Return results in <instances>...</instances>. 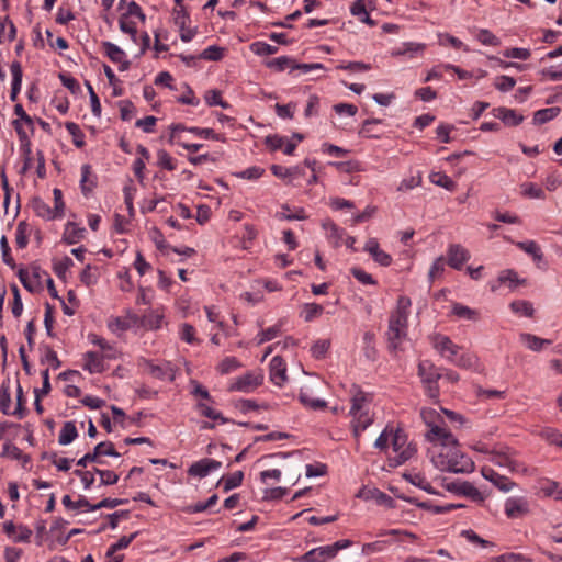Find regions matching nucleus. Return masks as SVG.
Returning a JSON list of instances; mask_svg holds the SVG:
<instances>
[{
	"label": "nucleus",
	"mask_w": 562,
	"mask_h": 562,
	"mask_svg": "<svg viewBox=\"0 0 562 562\" xmlns=\"http://www.w3.org/2000/svg\"><path fill=\"white\" fill-rule=\"evenodd\" d=\"M319 385L321 382L318 380L308 381L302 385L299 400L305 407L311 409H323L326 407L327 404L325 401L314 397V393Z\"/></svg>",
	"instance_id": "6e6552de"
},
{
	"label": "nucleus",
	"mask_w": 562,
	"mask_h": 562,
	"mask_svg": "<svg viewBox=\"0 0 562 562\" xmlns=\"http://www.w3.org/2000/svg\"><path fill=\"white\" fill-rule=\"evenodd\" d=\"M546 496H553L555 499H562V485L555 481H547L541 487Z\"/></svg>",
	"instance_id": "13d9d810"
},
{
	"label": "nucleus",
	"mask_w": 562,
	"mask_h": 562,
	"mask_svg": "<svg viewBox=\"0 0 562 562\" xmlns=\"http://www.w3.org/2000/svg\"><path fill=\"white\" fill-rule=\"evenodd\" d=\"M392 451L394 452V464L400 465L409 460L416 452L414 446L408 442L407 435L403 429L396 428L391 441Z\"/></svg>",
	"instance_id": "423d86ee"
},
{
	"label": "nucleus",
	"mask_w": 562,
	"mask_h": 562,
	"mask_svg": "<svg viewBox=\"0 0 562 562\" xmlns=\"http://www.w3.org/2000/svg\"><path fill=\"white\" fill-rule=\"evenodd\" d=\"M516 246L524 250L526 254L530 255L535 261H541L543 259V254L539 245L533 240L518 241L516 243Z\"/></svg>",
	"instance_id": "58836bf2"
},
{
	"label": "nucleus",
	"mask_w": 562,
	"mask_h": 562,
	"mask_svg": "<svg viewBox=\"0 0 562 562\" xmlns=\"http://www.w3.org/2000/svg\"><path fill=\"white\" fill-rule=\"evenodd\" d=\"M147 370L154 378L159 379V380L173 381V379H175V370L170 363H165L164 366H157V364L148 362Z\"/></svg>",
	"instance_id": "5701e85b"
},
{
	"label": "nucleus",
	"mask_w": 562,
	"mask_h": 562,
	"mask_svg": "<svg viewBox=\"0 0 562 562\" xmlns=\"http://www.w3.org/2000/svg\"><path fill=\"white\" fill-rule=\"evenodd\" d=\"M10 71L12 75V85H11V100H15L16 95L21 91L22 87V67L19 61H13L10 65Z\"/></svg>",
	"instance_id": "bb28decb"
},
{
	"label": "nucleus",
	"mask_w": 562,
	"mask_h": 562,
	"mask_svg": "<svg viewBox=\"0 0 562 562\" xmlns=\"http://www.w3.org/2000/svg\"><path fill=\"white\" fill-rule=\"evenodd\" d=\"M364 250L371 255L375 262L383 267H387L392 262V257L380 248L375 238H370L367 240Z\"/></svg>",
	"instance_id": "a211bd4d"
},
{
	"label": "nucleus",
	"mask_w": 562,
	"mask_h": 562,
	"mask_svg": "<svg viewBox=\"0 0 562 562\" xmlns=\"http://www.w3.org/2000/svg\"><path fill=\"white\" fill-rule=\"evenodd\" d=\"M32 209L35 214L46 221L58 218L54 210L42 199L34 198L32 200Z\"/></svg>",
	"instance_id": "cd10ccee"
},
{
	"label": "nucleus",
	"mask_w": 562,
	"mask_h": 562,
	"mask_svg": "<svg viewBox=\"0 0 562 562\" xmlns=\"http://www.w3.org/2000/svg\"><path fill=\"white\" fill-rule=\"evenodd\" d=\"M519 339L528 349L532 351H540L543 347L551 345V340L543 339L528 333L520 334Z\"/></svg>",
	"instance_id": "b1692460"
},
{
	"label": "nucleus",
	"mask_w": 562,
	"mask_h": 562,
	"mask_svg": "<svg viewBox=\"0 0 562 562\" xmlns=\"http://www.w3.org/2000/svg\"><path fill=\"white\" fill-rule=\"evenodd\" d=\"M239 367H240V363L235 357H226L218 363L217 370L222 374H227L229 372L235 371Z\"/></svg>",
	"instance_id": "0e129e2a"
},
{
	"label": "nucleus",
	"mask_w": 562,
	"mask_h": 562,
	"mask_svg": "<svg viewBox=\"0 0 562 562\" xmlns=\"http://www.w3.org/2000/svg\"><path fill=\"white\" fill-rule=\"evenodd\" d=\"M446 260L442 256H439L436 258L429 269L428 272V279L430 282L436 281L437 279L441 278L443 271H445Z\"/></svg>",
	"instance_id": "3c124183"
},
{
	"label": "nucleus",
	"mask_w": 562,
	"mask_h": 562,
	"mask_svg": "<svg viewBox=\"0 0 562 562\" xmlns=\"http://www.w3.org/2000/svg\"><path fill=\"white\" fill-rule=\"evenodd\" d=\"M222 463L214 459H202L198 462H194L188 470V473L192 476L205 477L212 471L220 469Z\"/></svg>",
	"instance_id": "4468645a"
},
{
	"label": "nucleus",
	"mask_w": 562,
	"mask_h": 562,
	"mask_svg": "<svg viewBox=\"0 0 562 562\" xmlns=\"http://www.w3.org/2000/svg\"><path fill=\"white\" fill-rule=\"evenodd\" d=\"M65 127L72 136L74 145L78 148H82L85 146V134L80 130L79 125L74 122H67Z\"/></svg>",
	"instance_id": "a18cd8bd"
},
{
	"label": "nucleus",
	"mask_w": 562,
	"mask_h": 562,
	"mask_svg": "<svg viewBox=\"0 0 562 562\" xmlns=\"http://www.w3.org/2000/svg\"><path fill=\"white\" fill-rule=\"evenodd\" d=\"M30 226L25 222H20L16 226L15 243L19 248H24L27 245Z\"/></svg>",
	"instance_id": "864d4df0"
},
{
	"label": "nucleus",
	"mask_w": 562,
	"mask_h": 562,
	"mask_svg": "<svg viewBox=\"0 0 562 562\" xmlns=\"http://www.w3.org/2000/svg\"><path fill=\"white\" fill-rule=\"evenodd\" d=\"M102 46L104 48L105 55L110 58L111 61H122V58H125V53L115 44L111 42H103Z\"/></svg>",
	"instance_id": "09e8293b"
},
{
	"label": "nucleus",
	"mask_w": 562,
	"mask_h": 562,
	"mask_svg": "<svg viewBox=\"0 0 562 562\" xmlns=\"http://www.w3.org/2000/svg\"><path fill=\"white\" fill-rule=\"evenodd\" d=\"M487 460L493 464L507 469L509 472L526 473L527 468L518 462L509 450L488 452Z\"/></svg>",
	"instance_id": "0eeeda50"
},
{
	"label": "nucleus",
	"mask_w": 562,
	"mask_h": 562,
	"mask_svg": "<svg viewBox=\"0 0 562 562\" xmlns=\"http://www.w3.org/2000/svg\"><path fill=\"white\" fill-rule=\"evenodd\" d=\"M250 49L258 56L273 55L278 52V47L267 44L265 42H255L250 45Z\"/></svg>",
	"instance_id": "5fc2aeb1"
},
{
	"label": "nucleus",
	"mask_w": 562,
	"mask_h": 562,
	"mask_svg": "<svg viewBox=\"0 0 562 562\" xmlns=\"http://www.w3.org/2000/svg\"><path fill=\"white\" fill-rule=\"evenodd\" d=\"M504 512L509 519L522 518L530 513V503L524 496L508 497L504 504Z\"/></svg>",
	"instance_id": "1a4fd4ad"
},
{
	"label": "nucleus",
	"mask_w": 562,
	"mask_h": 562,
	"mask_svg": "<svg viewBox=\"0 0 562 562\" xmlns=\"http://www.w3.org/2000/svg\"><path fill=\"white\" fill-rule=\"evenodd\" d=\"M120 30L131 36L134 43L137 42V27L136 23L133 22L127 15H122L119 20Z\"/></svg>",
	"instance_id": "49530a36"
},
{
	"label": "nucleus",
	"mask_w": 562,
	"mask_h": 562,
	"mask_svg": "<svg viewBox=\"0 0 562 562\" xmlns=\"http://www.w3.org/2000/svg\"><path fill=\"white\" fill-rule=\"evenodd\" d=\"M520 193L528 199L543 200L546 198L542 188L532 182H525L520 186Z\"/></svg>",
	"instance_id": "4c0bfd02"
},
{
	"label": "nucleus",
	"mask_w": 562,
	"mask_h": 562,
	"mask_svg": "<svg viewBox=\"0 0 562 562\" xmlns=\"http://www.w3.org/2000/svg\"><path fill=\"white\" fill-rule=\"evenodd\" d=\"M137 321V317L135 315H130L128 319L115 317L109 321V328L113 331H124L127 330L131 327V323H135Z\"/></svg>",
	"instance_id": "37998d69"
},
{
	"label": "nucleus",
	"mask_w": 562,
	"mask_h": 562,
	"mask_svg": "<svg viewBox=\"0 0 562 562\" xmlns=\"http://www.w3.org/2000/svg\"><path fill=\"white\" fill-rule=\"evenodd\" d=\"M539 436L548 443L562 448V432L558 429L547 427L540 430Z\"/></svg>",
	"instance_id": "a19ab883"
},
{
	"label": "nucleus",
	"mask_w": 562,
	"mask_h": 562,
	"mask_svg": "<svg viewBox=\"0 0 562 562\" xmlns=\"http://www.w3.org/2000/svg\"><path fill=\"white\" fill-rule=\"evenodd\" d=\"M430 181L434 184L442 187L449 191H454L457 187L456 182L450 177L441 172L431 173Z\"/></svg>",
	"instance_id": "de8ad7c7"
},
{
	"label": "nucleus",
	"mask_w": 562,
	"mask_h": 562,
	"mask_svg": "<svg viewBox=\"0 0 562 562\" xmlns=\"http://www.w3.org/2000/svg\"><path fill=\"white\" fill-rule=\"evenodd\" d=\"M263 380V375L259 372H247L235 379L231 385L232 391L249 393L257 389Z\"/></svg>",
	"instance_id": "9d476101"
},
{
	"label": "nucleus",
	"mask_w": 562,
	"mask_h": 562,
	"mask_svg": "<svg viewBox=\"0 0 562 562\" xmlns=\"http://www.w3.org/2000/svg\"><path fill=\"white\" fill-rule=\"evenodd\" d=\"M83 235L85 228L79 227L75 223H68L65 227L63 238L68 245H74L79 243L83 238Z\"/></svg>",
	"instance_id": "7c9ffc66"
},
{
	"label": "nucleus",
	"mask_w": 562,
	"mask_h": 562,
	"mask_svg": "<svg viewBox=\"0 0 562 562\" xmlns=\"http://www.w3.org/2000/svg\"><path fill=\"white\" fill-rule=\"evenodd\" d=\"M418 375L423 383L438 382L441 378L440 370L430 361L424 360L418 364Z\"/></svg>",
	"instance_id": "aec40b11"
},
{
	"label": "nucleus",
	"mask_w": 562,
	"mask_h": 562,
	"mask_svg": "<svg viewBox=\"0 0 562 562\" xmlns=\"http://www.w3.org/2000/svg\"><path fill=\"white\" fill-rule=\"evenodd\" d=\"M432 347L449 362L462 369H474L477 357L471 352L459 353L461 347L456 345L448 336L435 334L430 337Z\"/></svg>",
	"instance_id": "20e7f679"
},
{
	"label": "nucleus",
	"mask_w": 562,
	"mask_h": 562,
	"mask_svg": "<svg viewBox=\"0 0 562 562\" xmlns=\"http://www.w3.org/2000/svg\"><path fill=\"white\" fill-rule=\"evenodd\" d=\"M103 356L93 351H88L83 355V369L89 371L90 373H101L105 369L103 364Z\"/></svg>",
	"instance_id": "412c9836"
},
{
	"label": "nucleus",
	"mask_w": 562,
	"mask_h": 562,
	"mask_svg": "<svg viewBox=\"0 0 562 562\" xmlns=\"http://www.w3.org/2000/svg\"><path fill=\"white\" fill-rule=\"evenodd\" d=\"M470 259V252L460 244H451L447 249V263L457 270Z\"/></svg>",
	"instance_id": "ddd939ff"
},
{
	"label": "nucleus",
	"mask_w": 562,
	"mask_h": 562,
	"mask_svg": "<svg viewBox=\"0 0 562 562\" xmlns=\"http://www.w3.org/2000/svg\"><path fill=\"white\" fill-rule=\"evenodd\" d=\"M411 300L406 296H400L394 311L391 312L389 317V325L386 330V339L389 349L393 353L401 350L402 344L407 338L408 329V315L411 307Z\"/></svg>",
	"instance_id": "f03ea898"
},
{
	"label": "nucleus",
	"mask_w": 562,
	"mask_h": 562,
	"mask_svg": "<svg viewBox=\"0 0 562 562\" xmlns=\"http://www.w3.org/2000/svg\"><path fill=\"white\" fill-rule=\"evenodd\" d=\"M72 265V260L67 256L61 259L54 260V272L57 277L64 278Z\"/></svg>",
	"instance_id": "69168bd1"
},
{
	"label": "nucleus",
	"mask_w": 562,
	"mask_h": 562,
	"mask_svg": "<svg viewBox=\"0 0 562 562\" xmlns=\"http://www.w3.org/2000/svg\"><path fill=\"white\" fill-rule=\"evenodd\" d=\"M481 473L485 480L492 482L502 492H509L515 486V483L513 481H510L506 476L498 474L490 467H483L481 469Z\"/></svg>",
	"instance_id": "2eb2a0df"
},
{
	"label": "nucleus",
	"mask_w": 562,
	"mask_h": 562,
	"mask_svg": "<svg viewBox=\"0 0 562 562\" xmlns=\"http://www.w3.org/2000/svg\"><path fill=\"white\" fill-rule=\"evenodd\" d=\"M329 346L330 342L327 339H319L315 341L311 348L312 356L316 359L323 358L328 351Z\"/></svg>",
	"instance_id": "338daca9"
},
{
	"label": "nucleus",
	"mask_w": 562,
	"mask_h": 562,
	"mask_svg": "<svg viewBox=\"0 0 562 562\" xmlns=\"http://www.w3.org/2000/svg\"><path fill=\"white\" fill-rule=\"evenodd\" d=\"M510 310L520 315L526 317H531L533 314V307L532 304L528 301H514L510 303Z\"/></svg>",
	"instance_id": "8fccbe9b"
},
{
	"label": "nucleus",
	"mask_w": 562,
	"mask_h": 562,
	"mask_svg": "<svg viewBox=\"0 0 562 562\" xmlns=\"http://www.w3.org/2000/svg\"><path fill=\"white\" fill-rule=\"evenodd\" d=\"M560 113V109L557 106L538 110L533 114L535 124H544L553 120Z\"/></svg>",
	"instance_id": "79ce46f5"
},
{
	"label": "nucleus",
	"mask_w": 562,
	"mask_h": 562,
	"mask_svg": "<svg viewBox=\"0 0 562 562\" xmlns=\"http://www.w3.org/2000/svg\"><path fill=\"white\" fill-rule=\"evenodd\" d=\"M476 38L480 43L486 46H498L501 41L491 31L482 29L477 32Z\"/></svg>",
	"instance_id": "052dcab7"
},
{
	"label": "nucleus",
	"mask_w": 562,
	"mask_h": 562,
	"mask_svg": "<svg viewBox=\"0 0 562 562\" xmlns=\"http://www.w3.org/2000/svg\"><path fill=\"white\" fill-rule=\"evenodd\" d=\"M164 315L157 311H149L142 317L140 324L143 327L154 330L161 327Z\"/></svg>",
	"instance_id": "f704fd0d"
},
{
	"label": "nucleus",
	"mask_w": 562,
	"mask_h": 562,
	"mask_svg": "<svg viewBox=\"0 0 562 562\" xmlns=\"http://www.w3.org/2000/svg\"><path fill=\"white\" fill-rule=\"evenodd\" d=\"M95 186L90 165L81 166L80 188L83 194L89 193Z\"/></svg>",
	"instance_id": "ea45409f"
},
{
	"label": "nucleus",
	"mask_w": 562,
	"mask_h": 562,
	"mask_svg": "<svg viewBox=\"0 0 562 562\" xmlns=\"http://www.w3.org/2000/svg\"><path fill=\"white\" fill-rule=\"evenodd\" d=\"M356 496L367 502L372 501L378 505H383L389 508L393 507L394 503L391 496L375 487L370 486H363L362 488H360Z\"/></svg>",
	"instance_id": "f8f14e48"
},
{
	"label": "nucleus",
	"mask_w": 562,
	"mask_h": 562,
	"mask_svg": "<svg viewBox=\"0 0 562 562\" xmlns=\"http://www.w3.org/2000/svg\"><path fill=\"white\" fill-rule=\"evenodd\" d=\"M277 217L279 220H285V221H292V220L303 221L306 218V214L303 209H299L295 213L294 212L290 213L289 206L283 205L282 212L278 213Z\"/></svg>",
	"instance_id": "680f3d73"
},
{
	"label": "nucleus",
	"mask_w": 562,
	"mask_h": 562,
	"mask_svg": "<svg viewBox=\"0 0 562 562\" xmlns=\"http://www.w3.org/2000/svg\"><path fill=\"white\" fill-rule=\"evenodd\" d=\"M173 20H175V24L179 29H183L184 26H188L191 22L190 15L183 5H180V8H176L173 10Z\"/></svg>",
	"instance_id": "bf43d9fd"
},
{
	"label": "nucleus",
	"mask_w": 562,
	"mask_h": 562,
	"mask_svg": "<svg viewBox=\"0 0 562 562\" xmlns=\"http://www.w3.org/2000/svg\"><path fill=\"white\" fill-rule=\"evenodd\" d=\"M78 436V431L74 422L64 423L58 436V443L67 446L71 443Z\"/></svg>",
	"instance_id": "2f4dec72"
},
{
	"label": "nucleus",
	"mask_w": 562,
	"mask_h": 562,
	"mask_svg": "<svg viewBox=\"0 0 562 562\" xmlns=\"http://www.w3.org/2000/svg\"><path fill=\"white\" fill-rule=\"evenodd\" d=\"M15 34L16 29L12 21L8 19L0 21V43L13 41Z\"/></svg>",
	"instance_id": "c03bdc74"
},
{
	"label": "nucleus",
	"mask_w": 562,
	"mask_h": 562,
	"mask_svg": "<svg viewBox=\"0 0 562 562\" xmlns=\"http://www.w3.org/2000/svg\"><path fill=\"white\" fill-rule=\"evenodd\" d=\"M61 503L68 509L86 508L87 510H90V507L92 506L85 497L80 498L78 502H74L69 495H65Z\"/></svg>",
	"instance_id": "e2e57ef3"
},
{
	"label": "nucleus",
	"mask_w": 562,
	"mask_h": 562,
	"mask_svg": "<svg viewBox=\"0 0 562 562\" xmlns=\"http://www.w3.org/2000/svg\"><path fill=\"white\" fill-rule=\"evenodd\" d=\"M44 458L49 460L59 471H68L70 469L71 460L64 457H58L57 453H45Z\"/></svg>",
	"instance_id": "4d7b16f0"
},
{
	"label": "nucleus",
	"mask_w": 562,
	"mask_h": 562,
	"mask_svg": "<svg viewBox=\"0 0 562 562\" xmlns=\"http://www.w3.org/2000/svg\"><path fill=\"white\" fill-rule=\"evenodd\" d=\"M452 314L459 318L468 321H477L480 318L479 311L470 308L469 306L462 305L460 303L452 305Z\"/></svg>",
	"instance_id": "c9c22d12"
},
{
	"label": "nucleus",
	"mask_w": 562,
	"mask_h": 562,
	"mask_svg": "<svg viewBox=\"0 0 562 562\" xmlns=\"http://www.w3.org/2000/svg\"><path fill=\"white\" fill-rule=\"evenodd\" d=\"M334 550L329 546L318 547L310 550L300 558L301 562H326L334 558Z\"/></svg>",
	"instance_id": "6ab92c4d"
},
{
	"label": "nucleus",
	"mask_w": 562,
	"mask_h": 562,
	"mask_svg": "<svg viewBox=\"0 0 562 562\" xmlns=\"http://www.w3.org/2000/svg\"><path fill=\"white\" fill-rule=\"evenodd\" d=\"M14 114L18 116L13 121L15 131L22 142L27 140L29 133L33 131V121L21 104H15Z\"/></svg>",
	"instance_id": "9b49d317"
},
{
	"label": "nucleus",
	"mask_w": 562,
	"mask_h": 562,
	"mask_svg": "<svg viewBox=\"0 0 562 562\" xmlns=\"http://www.w3.org/2000/svg\"><path fill=\"white\" fill-rule=\"evenodd\" d=\"M18 274H19V279H20L21 283L27 291L34 292L37 290L38 280H37L36 276L31 277L29 271H26L24 269H20Z\"/></svg>",
	"instance_id": "603ef678"
},
{
	"label": "nucleus",
	"mask_w": 562,
	"mask_h": 562,
	"mask_svg": "<svg viewBox=\"0 0 562 562\" xmlns=\"http://www.w3.org/2000/svg\"><path fill=\"white\" fill-rule=\"evenodd\" d=\"M243 479L244 474L241 471H236L233 474L228 475L223 480L224 491L227 492L229 490L238 487L241 484Z\"/></svg>",
	"instance_id": "774afa93"
},
{
	"label": "nucleus",
	"mask_w": 562,
	"mask_h": 562,
	"mask_svg": "<svg viewBox=\"0 0 562 562\" xmlns=\"http://www.w3.org/2000/svg\"><path fill=\"white\" fill-rule=\"evenodd\" d=\"M10 71L12 75V85H11V100H15L16 95L21 91L22 87V67L19 61H13L10 65Z\"/></svg>",
	"instance_id": "a878e982"
},
{
	"label": "nucleus",
	"mask_w": 562,
	"mask_h": 562,
	"mask_svg": "<svg viewBox=\"0 0 562 562\" xmlns=\"http://www.w3.org/2000/svg\"><path fill=\"white\" fill-rule=\"evenodd\" d=\"M516 85V80L513 77L502 75L497 76L494 81V87L501 92L510 91Z\"/></svg>",
	"instance_id": "6e6d98bb"
},
{
	"label": "nucleus",
	"mask_w": 562,
	"mask_h": 562,
	"mask_svg": "<svg viewBox=\"0 0 562 562\" xmlns=\"http://www.w3.org/2000/svg\"><path fill=\"white\" fill-rule=\"evenodd\" d=\"M10 380H3L0 385V412L4 415H12Z\"/></svg>",
	"instance_id": "c85d7f7f"
},
{
	"label": "nucleus",
	"mask_w": 562,
	"mask_h": 562,
	"mask_svg": "<svg viewBox=\"0 0 562 562\" xmlns=\"http://www.w3.org/2000/svg\"><path fill=\"white\" fill-rule=\"evenodd\" d=\"M420 416L429 430L426 438L432 442L435 440H446L452 442V434L446 428V424L440 413L434 408H423Z\"/></svg>",
	"instance_id": "39448f33"
},
{
	"label": "nucleus",
	"mask_w": 562,
	"mask_h": 562,
	"mask_svg": "<svg viewBox=\"0 0 562 562\" xmlns=\"http://www.w3.org/2000/svg\"><path fill=\"white\" fill-rule=\"evenodd\" d=\"M3 530L14 542H29L32 530L23 525H14L12 521L3 524Z\"/></svg>",
	"instance_id": "dca6fc26"
},
{
	"label": "nucleus",
	"mask_w": 562,
	"mask_h": 562,
	"mask_svg": "<svg viewBox=\"0 0 562 562\" xmlns=\"http://www.w3.org/2000/svg\"><path fill=\"white\" fill-rule=\"evenodd\" d=\"M404 479L411 484L424 490L429 494H436V491L432 488L431 484L427 481L425 475L419 472L405 473Z\"/></svg>",
	"instance_id": "c756f323"
},
{
	"label": "nucleus",
	"mask_w": 562,
	"mask_h": 562,
	"mask_svg": "<svg viewBox=\"0 0 562 562\" xmlns=\"http://www.w3.org/2000/svg\"><path fill=\"white\" fill-rule=\"evenodd\" d=\"M283 325H284V321L280 319L273 326H271V327H269L267 329L261 330L256 336L257 344L258 345H262V344H265L267 341H270V340L277 338L281 334V329H282Z\"/></svg>",
	"instance_id": "473e14b6"
},
{
	"label": "nucleus",
	"mask_w": 562,
	"mask_h": 562,
	"mask_svg": "<svg viewBox=\"0 0 562 562\" xmlns=\"http://www.w3.org/2000/svg\"><path fill=\"white\" fill-rule=\"evenodd\" d=\"M429 453L431 463L442 472L470 473L474 470V462L459 449L453 435L452 442L432 441Z\"/></svg>",
	"instance_id": "f257e3e1"
},
{
	"label": "nucleus",
	"mask_w": 562,
	"mask_h": 562,
	"mask_svg": "<svg viewBox=\"0 0 562 562\" xmlns=\"http://www.w3.org/2000/svg\"><path fill=\"white\" fill-rule=\"evenodd\" d=\"M88 339L91 344L100 347L102 350V355L106 359H115L116 358V349L115 347L106 341L104 338L95 335V334H89Z\"/></svg>",
	"instance_id": "393cba45"
},
{
	"label": "nucleus",
	"mask_w": 562,
	"mask_h": 562,
	"mask_svg": "<svg viewBox=\"0 0 562 562\" xmlns=\"http://www.w3.org/2000/svg\"><path fill=\"white\" fill-rule=\"evenodd\" d=\"M350 416L352 417V428L356 437L366 430L372 423L373 418L370 413L372 403V394L366 393L358 385H352L350 391Z\"/></svg>",
	"instance_id": "7ed1b4c3"
},
{
	"label": "nucleus",
	"mask_w": 562,
	"mask_h": 562,
	"mask_svg": "<svg viewBox=\"0 0 562 562\" xmlns=\"http://www.w3.org/2000/svg\"><path fill=\"white\" fill-rule=\"evenodd\" d=\"M494 112L495 116L508 126H517L524 121V116L513 109L502 106L495 109Z\"/></svg>",
	"instance_id": "4be33fe9"
},
{
	"label": "nucleus",
	"mask_w": 562,
	"mask_h": 562,
	"mask_svg": "<svg viewBox=\"0 0 562 562\" xmlns=\"http://www.w3.org/2000/svg\"><path fill=\"white\" fill-rule=\"evenodd\" d=\"M397 427L387 425L384 430L380 434L374 442V447L381 451H386L391 447L393 435Z\"/></svg>",
	"instance_id": "72a5a7b5"
},
{
	"label": "nucleus",
	"mask_w": 562,
	"mask_h": 562,
	"mask_svg": "<svg viewBox=\"0 0 562 562\" xmlns=\"http://www.w3.org/2000/svg\"><path fill=\"white\" fill-rule=\"evenodd\" d=\"M270 380L277 385L282 386L286 381V364L280 356H276L270 361Z\"/></svg>",
	"instance_id": "f3484780"
},
{
	"label": "nucleus",
	"mask_w": 562,
	"mask_h": 562,
	"mask_svg": "<svg viewBox=\"0 0 562 562\" xmlns=\"http://www.w3.org/2000/svg\"><path fill=\"white\" fill-rule=\"evenodd\" d=\"M323 306L316 303H305L302 306V311L300 313L301 317L305 322H312L315 318L319 317L323 314Z\"/></svg>",
	"instance_id": "e433bc0d"
}]
</instances>
